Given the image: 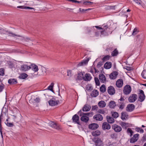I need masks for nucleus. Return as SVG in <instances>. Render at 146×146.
<instances>
[{
  "mask_svg": "<svg viewBox=\"0 0 146 146\" xmlns=\"http://www.w3.org/2000/svg\"><path fill=\"white\" fill-rule=\"evenodd\" d=\"M30 63L24 64L21 65L20 68V70L23 72H25L30 70L31 69Z\"/></svg>",
  "mask_w": 146,
  "mask_h": 146,
  "instance_id": "obj_1",
  "label": "nucleus"
},
{
  "mask_svg": "<svg viewBox=\"0 0 146 146\" xmlns=\"http://www.w3.org/2000/svg\"><path fill=\"white\" fill-rule=\"evenodd\" d=\"M49 105L51 106L57 105L59 103V101L54 98H53L48 101Z\"/></svg>",
  "mask_w": 146,
  "mask_h": 146,
  "instance_id": "obj_2",
  "label": "nucleus"
},
{
  "mask_svg": "<svg viewBox=\"0 0 146 146\" xmlns=\"http://www.w3.org/2000/svg\"><path fill=\"white\" fill-rule=\"evenodd\" d=\"M49 124L50 127L57 130H59L61 129L60 125L54 122L50 121L49 123Z\"/></svg>",
  "mask_w": 146,
  "mask_h": 146,
  "instance_id": "obj_3",
  "label": "nucleus"
},
{
  "mask_svg": "<svg viewBox=\"0 0 146 146\" xmlns=\"http://www.w3.org/2000/svg\"><path fill=\"white\" fill-rule=\"evenodd\" d=\"M94 141L95 143L96 146H103L102 141L99 138H95L94 139Z\"/></svg>",
  "mask_w": 146,
  "mask_h": 146,
  "instance_id": "obj_4",
  "label": "nucleus"
},
{
  "mask_svg": "<svg viewBox=\"0 0 146 146\" xmlns=\"http://www.w3.org/2000/svg\"><path fill=\"white\" fill-rule=\"evenodd\" d=\"M131 90V86L129 85H127L124 87L123 92L125 94L127 95L130 93Z\"/></svg>",
  "mask_w": 146,
  "mask_h": 146,
  "instance_id": "obj_5",
  "label": "nucleus"
},
{
  "mask_svg": "<svg viewBox=\"0 0 146 146\" xmlns=\"http://www.w3.org/2000/svg\"><path fill=\"white\" fill-rule=\"evenodd\" d=\"M137 95L136 94H133L131 95L128 98V101L130 103L135 102L137 100Z\"/></svg>",
  "mask_w": 146,
  "mask_h": 146,
  "instance_id": "obj_6",
  "label": "nucleus"
},
{
  "mask_svg": "<svg viewBox=\"0 0 146 146\" xmlns=\"http://www.w3.org/2000/svg\"><path fill=\"white\" fill-rule=\"evenodd\" d=\"M139 92L140 93L139 95V99L138 100L141 102L144 100L145 96L144 93V92L143 90H140Z\"/></svg>",
  "mask_w": 146,
  "mask_h": 146,
  "instance_id": "obj_7",
  "label": "nucleus"
},
{
  "mask_svg": "<svg viewBox=\"0 0 146 146\" xmlns=\"http://www.w3.org/2000/svg\"><path fill=\"white\" fill-rule=\"evenodd\" d=\"M135 108V106L132 104H128L126 108V110L129 112H131Z\"/></svg>",
  "mask_w": 146,
  "mask_h": 146,
  "instance_id": "obj_8",
  "label": "nucleus"
},
{
  "mask_svg": "<svg viewBox=\"0 0 146 146\" xmlns=\"http://www.w3.org/2000/svg\"><path fill=\"white\" fill-rule=\"evenodd\" d=\"M90 59V58H88L86 60H82L81 62H79L77 66L80 67L87 64Z\"/></svg>",
  "mask_w": 146,
  "mask_h": 146,
  "instance_id": "obj_9",
  "label": "nucleus"
},
{
  "mask_svg": "<svg viewBox=\"0 0 146 146\" xmlns=\"http://www.w3.org/2000/svg\"><path fill=\"white\" fill-rule=\"evenodd\" d=\"M108 93L110 95H113L115 93V90L114 88L112 86H110L108 87Z\"/></svg>",
  "mask_w": 146,
  "mask_h": 146,
  "instance_id": "obj_10",
  "label": "nucleus"
},
{
  "mask_svg": "<svg viewBox=\"0 0 146 146\" xmlns=\"http://www.w3.org/2000/svg\"><path fill=\"white\" fill-rule=\"evenodd\" d=\"M31 69L35 72H37L38 70V68L37 65L33 63H30Z\"/></svg>",
  "mask_w": 146,
  "mask_h": 146,
  "instance_id": "obj_11",
  "label": "nucleus"
},
{
  "mask_svg": "<svg viewBox=\"0 0 146 146\" xmlns=\"http://www.w3.org/2000/svg\"><path fill=\"white\" fill-rule=\"evenodd\" d=\"M102 128L104 130L106 129H109L111 128V126L107 122H104L102 125Z\"/></svg>",
  "mask_w": 146,
  "mask_h": 146,
  "instance_id": "obj_12",
  "label": "nucleus"
},
{
  "mask_svg": "<svg viewBox=\"0 0 146 146\" xmlns=\"http://www.w3.org/2000/svg\"><path fill=\"white\" fill-rule=\"evenodd\" d=\"M99 78L100 81L102 83H104L106 81V77L103 74H100L99 76Z\"/></svg>",
  "mask_w": 146,
  "mask_h": 146,
  "instance_id": "obj_13",
  "label": "nucleus"
},
{
  "mask_svg": "<svg viewBox=\"0 0 146 146\" xmlns=\"http://www.w3.org/2000/svg\"><path fill=\"white\" fill-rule=\"evenodd\" d=\"M139 135L138 134H136L133 135V137L131 138L130 140V142L132 143L136 142L138 139Z\"/></svg>",
  "mask_w": 146,
  "mask_h": 146,
  "instance_id": "obj_14",
  "label": "nucleus"
},
{
  "mask_svg": "<svg viewBox=\"0 0 146 146\" xmlns=\"http://www.w3.org/2000/svg\"><path fill=\"white\" fill-rule=\"evenodd\" d=\"M112 128L115 131L117 132H119L122 129L121 127V126L116 124L113 125Z\"/></svg>",
  "mask_w": 146,
  "mask_h": 146,
  "instance_id": "obj_15",
  "label": "nucleus"
},
{
  "mask_svg": "<svg viewBox=\"0 0 146 146\" xmlns=\"http://www.w3.org/2000/svg\"><path fill=\"white\" fill-rule=\"evenodd\" d=\"M72 120L73 122L75 123L79 124V117L77 114H75L72 117Z\"/></svg>",
  "mask_w": 146,
  "mask_h": 146,
  "instance_id": "obj_16",
  "label": "nucleus"
},
{
  "mask_svg": "<svg viewBox=\"0 0 146 146\" xmlns=\"http://www.w3.org/2000/svg\"><path fill=\"white\" fill-rule=\"evenodd\" d=\"M118 74V73L117 72L114 71L110 75V78L111 79H115L117 78Z\"/></svg>",
  "mask_w": 146,
  "mask_h": 146,
  "instance_id": "obj_17",
  "label": "nucleus"
},
{
  "mask_svg": "<svg viewBox=\"0 0 146 146\" xmlns=\"http://www.w3.org/2000/svg\"><path fill=\"white\" fill-rule=\"evenodd\" d=\"M93 119L96 120L101 121L103 119V117L100 114H96L94 116Z\"/></svg>",
  "mask_w": 146,
  "mask_h": 146,
  "instance_id": "obj_18",
  "label": "nucleus"
},
{
  "mask_svg": "<svg viewBox=\"0 0 146 146\" xmlns=\"http://www.w3.org/2000/svg\"><path fill=\"white\" fill-rule=\"evenodd\" d=\"M123 84V82L122 79L118 80L116 82V85L118 88L121 87Z\"/></svg>",
  "mask_w": 146,
  "mask_h": 146,
  "instance_id": "obj_19",
  "label": "nucleus"
},
{
  "mask_svg": "<svg viewBox=\"0 0 146 146\" xmlns=\"http://www.w3.org/2000/svg\"><path fill=\"white\" fill-rule=\"evenodd\" d=\"M99 127L98 125L96 123H93L89 125V128L92 129H96Z\"/></svg>",
  "mask_w": 146,
  "mask_h": 146,
  "instance_id": "obj_20",
  "label": "nucleus"
},
{
  "mask_svg": "<svg viewBox=\"0 0 146 146\" xmlns=\"http://www.w3.org/2000/svg\"><path fill=\"white\" fill-rule=\"evenodd\" d=\"M84 80L86 81H90L92 78V77L89 74H86L83 78Z\"/></svg>",
  "mask_w": 146,
  "mask_h": 146,
  "instance_id": "obj_21",
  "label": "nucleus"
},
{
  "mask_svg": "<svg viewBox=\"0 0 146 146\" xmlns=\"http://www.w3.org/2000/svg\"><path fill=\"white\" fill-rule=\"evenodd\" d=\"M91 108L90 106L88 104H86L84 105L82 108L83 111H89Z\"/></svg>",
  "mask_w": 146,
  "mask_h": 146,
  "instance_id": "obj_22",
  "label": "nucleus"
},
{
  "mask_svg": "<svg viewBox=\"0 0 146 146\" xmlns=\"http://www.w3.org/2000/svg\"><path fill=\"white\" fill-rule=\"evenodd\" d=\"M80 120L83 122L87 123L89 120V118L88 117L82 115V116L80 118Z\"/></svg>",
  "mask_w": 146,
  "mask_h": 146,
  "instance_id": "obj_23",
  "label": "nucleus"
},
{
  "mask_svg": "<svg viewBox=\"0 0 146 146\" xmlns=\"http://www.w3.org/2000/svg\"><path fill=\"white\" fill-rule=\"evenodd\" d=\"M111 63L109 62H106L104 64V67L106 69H109L111 67Z\"/></svg>",
  "mask_w": 146,
  "mask_h": 146,
  "instance_id": "obj_24",
  "label": "nucleus"
},
{
  "mask_svg": "<svg viewBox=\"0 0 146 146\" xmlns=\"http://www.w3.org/2000/svg\"><path fill=\"white\" fill-rule=\"evenodd\" d=\"M106 119L108 122L110 123H112L114 122V119L113 118L110 116H107Z\"/></svg>",
  "mask_w": 146,
  "mask_h": 146,
  "instance_id": "obj_25",
  "label": "nucleus"
},
{
  "mask_svg": "<svg viewBox=\"0 0 146 146\" xmlns=\"http://www.w3.org/2000/svg\"><path fill=\"white\" fill-rule=\"evenodd\" d=\"M128 115L127 113L125 112H123L121 113V118L123 120L127 118Z\"/></svg>",
  "mask_w": 146,
  "mask_h": 146,
  "instance_id": "obj_26",
  "label": "nucleus"
},
{
  "mask_svg": "<svg viewBox=\"0 0 146 146\" xmlns=\"http://www.w3.org/2000/svg\"><path fill=\"white\" fill-rule=\"evenodd\" d=\"M98 106L100 108H104L106 106V102L103 101H101L98 103Z\"/></svg>",
  "mask_w": 146,
  "mask_h": 146,
  "instance_id": "obj_27",
  "label": "nucleus"
},
{
  "mask_svg": "<svg viewBox=\"0 0 146 146\" xmlns=\"http://www.w3.org/2000/svg\"><path fill=\"white\" fill-rule=\"evenodd\" d=\"M101 134V132L98 130H96L92 133V135L94 136H96L99 135Z\"/></svg>",
  "mask_w": 146,
  "mask_h": 146,
  "instance_id": "obj_28",
  "label": "nucleus"
},
{
  "mask_svg": "<svg viewBox=\"0 0 146 146\" xmlns=\"http://www.w3.org/2000/svg\"><path fill=\"white\" fill-rule=\"evenodd\" d=\"M8 82L10 84H16L17 83V81L16 79H10L9 80Z\"/></svg>",
  "mask_w": 146,
  "mask_h": 146,
  "instance_id": "obj_29",
  "label": "nucleus"
},
{
  "mask_svg": "<svg viewBox=\"0 0 146 146\" xmlns=\"http://www.w3.org/2000/svg\"><path fill=\"white\" fill-rule=\"evenodd\" d=\"M115 106V102L113 101H111L109 104V106L111 108H114Z\"/></svg>",
  "mask_w": 146,
  "mask_h": 146,
  "instance_id": "obj_30",
  "label": "nucleus"
},
{
  "mask_svg": "<svg viewBox=\"0 0 146 146\" xmlns=\"http://www.w3.org/2000/svg\"><path fill=\"white\" fill-rule=\"evenodd\" d=\"M98 92L97 90H94L93 91L91 95L93 97H96L98 95Z\"/></svg>",
  "mask_w": 146,
  "mask_h": 146,
  "instance_id": "obj_31",
  "label": "nucleus"
},
{
  "mask_svg": "<svg viewBox=\"0 0 146 146\" xmlns=\"http://www.w3.org/2000/svg\"><path fill=\"white\" fill-rule=\"evenodd\" d=\"M6 32H8L7 34L9 35L10 36H12L13 37H15V36L21 37V36H20L19 35H17L15 34H14L11 32L7 31Z\"/></svg>",
  "mask_w": 146,
  "mask_h": 146,
  "instance_id": "obj_32",
  "label": "nucleus"
},
{
  "mask_svg": "<svg viewBox=\"0 0 146 146\" xmlns=\"http://www.w3.org/2000/svg\"><path fill=\"white\" fill-rule=\"evenodd\" d=\"M118 54V52L116 48L111 52V55L113 56H117Z\"/></svg>",
  "mask_w": 146,
  "mask_h": 146,
  "instance_id": "obj_33",
  "label": "nucleus"
},
{
  "mask_svg": "<svg viewBox=\"0 0 146 146\" xmlns=\"http://www.w3.org/2000/svg\"><path fill=\"white\" fill-rule=\"evenodd\" d=\"M5 123L7 126L9 127H12L13 126V123H8V119H6Z\"/></svg>",
  "mask_w": 146,
  "mask_h": 146,
  "instance_id": "obj_34",
  "label": "nucleus"
},
{
  "mask_svg": "<svg viewBox=\"0 0 146 146\" xmlns=\"http://www.w3.org/2000/svg\"><path fill=\"white\" fill-rule=\"evenodd\" d=\"M100 91L102 92H104L106 90V88L105 85H102L100 88Z\"/></svg>",
  "mask_w": 146,
  "mask_h": 146,
  "instance_id": "obj_35",
  "label": "nucleus"
},
{
  "mask_svg": "<svg viewBox=\"0 0 146 146\" xmlns=\"http://www.w3.org/2000/svg\"><path fill=\"white\" fill-rule=\"evenodd\" d=\"M138 32H139V31L138 30V29H137V28H135L134 29L133 31V32L132 33V35H134V36L135 35L137 34L138 33Z\"/></svg>",
  "mask_w": 146,
  "mask_h": 146,
  "instance_id": "obj_36",
  "label": "nucleus"
},
{
  "mask_svg": "<svg viewBox=\"0 0 146 146\" xmlns=\"http://www.w3.org/2000/svg\"><path fill=\"white\" fill-rule=\"evenodd\" d=\"M54 84L53 83H52L48 87V89L52 91H53V89Z\"/></svg>",
  "mask_w": 146,
  "mask_h": 146,
  "instance_id": "obj_37",
  "label": "nucleus"
},
{
  "mask_svg": "<svg viewBox=\"0 0 146 146\" xmlns=\"http://www.w3.org/2000/svg\"><path fill=\"white\" fill-rule=\"evenodd\" d=\"M135 130L137 132H140L141 133H143L144 132V130L141 128L139 127L136 128Z\"/></svg>",
  "mask_w": 146,
  "mask_h": 146,
  "instance_id": "obj_38",
  "label": "nucleus"
},
{
  "mask_svg": "<svg viewBox=\"0 0 146 146\" xmlns=\"http://www.w3.org/2000/svg\"><path fill=\"white\" fill-rule=\"evenodd\" d=\"M110 58V56L109 55H108L105 56L102 59V60L104 61H106L109 60Z\"/></svg>",
  "mask_w": 146,
  "mask_h": 146,
  "instance_id": "obj_39",
  "label": "nucleus"
},
{
  "mask_svg": "<svg viewBox=\"0 0 146 146\" xmlns=\"http://www.w3.org/2000/svg\"><path fill=\"white\" fill-rule=\"evenodd\" d=\"M104 29H102V31H101V34L102 35H103L104 34V32L105 31V30L108 28V27L107 25H104L102 28H104Z\"/></svg>",
  "mask_w": 146,
  "mask_h": 146,
  "instance_id": "obj_40",
  "label": "nucleus"
},
{
  "mask_svg": "<svg viewBox=\"0 0 146 146\" xmlns=\"http://www.w3.org/2000/svg\"><path fill=\"white\" fill-rule=\"evenodd\" d=\"M42 71L41 74H44L46 72V70L44 67H42L41 68Z\"/></svg>",
  "mask_w": 146,
  "mask_h": 146,
  "instance_id": "obj_41",
  "label": "nucleus"
},
{
  "mask_svg": "<svg viewBox=\"0 0 146 146\" xmlns=\"http://www.w3.org/2000/svg\"><path fill=\"white\" fill-rule=\"evenodd\" d=\"M141 75L143 78L146 79V70H144L143 71L141 74Z\"/></svg>",
  "mask_w": 146,
  "mask_h": 146,
  "instance_id": "obj_42",
  "label": "nucleus"
},
{
  "mask_svg": "<svg viewBox=\"0 0 146 146\" xmlns=\"http://www.w3.org/2000/svg\"><path fill=\"white\" fill-rule=\"evenodd\" d=\"M112 116L114 118H117L118 117L119 114L117 112H115L112 114Z\"/></svg>",
  "mask_w": 146,
  "mask_h": 146,
  "instance_id": "obj_43",
  "label": "nucleus"
},
{
  "mask_svg": "<svg viewBox=\"0 0 146 146\" xmlns=\"http://www.w3.org/2000/svg\"><path fill=\"white\" fill-rule=\"evenodd\" d=\"M96 84V85L99 86L100 85V82L98 78L95 77L94 78Z\"/></svg>",
  "mask_w": 146,
  "mask_h": 146,
  "instance_id": "obj_44",
  "label": "nucleus"
},
{
  "mask_svg": "<svg viewBox=\"0 0 146 146\" xmlns=\"http://www.w3.org/2000/svg\"><path fill=\"white\" fill-rule=\"evenodd\" d=\"M1 116H0V132L2 136V137H3L2 135V127L1 125Z\"/></svg>",
  "mask_w": 146,
  "mask_h": 146,
  "instance_id": "obj_45",
  "label": "nucleus"
},
{
  "mask_svg": "<svg viewBox=\"0 0 146 146\" xmlns=\"http://www.w3.org/2000/svg\"><path fill=\"white\" fill-rule=\"evenodd\" d=\"M28 76V75L26 73H24L22 74L21 75V77L22 79H24L26 78Z\"/></svg>",
  "mask_w": 146,
  "mask_h": 146,
  "instance_id": "obj_46",
  "label": "nucleus"
},
{
  "mask_svg": "<svg viewBox=\"0 0 146 146\" xmlns=\"http://www.w3.org/2000/svg\"><path fill=\"white\" fill-rule=\"evenodd\" d=\"M127 132L128 133H130L131 134L130 136H131L133 135V133L131 129L129 128H128L127 130Z\"/></svg>",
  "mask_w": 146,
  "mask_h": 146,
  "instance_id": "obj_47",
  "label": "nucleus"
},
{
  "mask_svg": "<svg viewBox=\"0 0 146 146\" xmlns=\"http://www.w3.org/2000/svg\"><path fill=\"white\" fill-rule=\"evenodd\" d=\"M7 31L3 29L0 28V33H1L7 34L8 32H6Z\"/></svg>",
  "mask_w": 146,
  "mask_h": 146,
  "instance_id": "obj_48",
  "label": "nucleus"
},
{
  "mask_svg": "<svg viewBox=\"0 0 146 146\" xmlns=\"http://www.w3.org/2000/svg\"><path fill=\"white\" fill-rule=\"evenodd\" d=\"M93 3V2H90V1H87L84 2V5H91Z\"/></svg>",
  "mask_w": 146,
  "mask_h": 146,
  "instance_id": "obj_49",
  "label": "nucleus"
},
{
  "mask_svg": "<svg viewBox=\"0 0 146 146\" xmlns=\"http://www.w3.org/2000/svg\"><path fill=\"white\" fill-rule=\"evenodd\" d=\"M98 112L102 114H104L105 113L104 111L102 109H99L98 111Z\"/></svg>",
  "mask_w": 146,
  "mask_h": 146,
  "instance_id": "obj_50",
  "label": "nucleus"
},
{
  "mask_svg": "<svg viewBox=\"0 0 146 146\" xmlns=\"http://www.w3.org/2000/svg\"><path fill=\"white\" fill-rule=\"evenodd\" d=\"M67 76H68L69 78L70 77L72 76L71 71L68 70L67 71Z\"/></svg>",
  "mask_w": 146,
  "mask_h": 146,
  "instance_id": "obj_51",
  "label": "nucleus"
},
{
  "mask_svg": "<svg viewBox=\"0 0 146 146\" xmlns=\"http://www.w3.org/2000/svg\"><path fill=\"white\" fill-rule=\"evenodd\" d=\"M4 69L3 68L0 69V75L3 76L4 74Z\"/></svg>",
  "mask_w": 146,
  "mask_h": 146,
  "instance_id": "obj_52",
  "label": "nucleus"
},
{
  "mask_svg": "<svg viewBox=\"0 0 146 146\" xmlns=\"http://www.w3.org/2000/svg\"><path fill=\"white\" fill-rule=\"evenodd\" d=\"M121 125L123 128H126L127 125V124L124 122H122L121 123Z\"/></svg>",
  "mask_w": 146,
  "mask_h": 146,
  "instance_id": "obj_53",
  "label": "nucleus"
},
{
  "mask_svg": "<svg viewBox=\"0 0 146 146\" xmlns=\"http://www.w3.org/2000/svg\"><path fill=\"white\" fill-rule=\"evenodd\" d=\"M23 40L26 41L28 42H29L30 40H31L28 37L23 38Z\"/></svg>",
  "mask_w": 146,
  "mask_h": 146,
  "instance_id": "obj_54",
  "label": "nucleus"
},
{
  "mask_svg": "<svg viewBox=\"0 0 146 146\" xmlns=\"http://www.w3.org/2000/svg\"><path fill=\"white\" fill-rule=\"evenodd\" d=\"M40 99L38 97L36 98L34 100V101L35 102L37 103L39 102L40 101Z\"/></svg>",
  "mask_w": 146,
  "mask_h": 146,
  "instance_id": "obj_55",
  "label": "nucleus"
},
{
  "mask_svg": "<svg viewBox=\"0 0 146 146\" xmlns=\"http://www.w3.org/2000/svg\"><path fill=\"white\" fill-rule=\"evenodd\" d=\"M124 104H122L120 105L119 106V108L121 109H123L124 107Z\"/></svg>",
  "mask_w": 146,
  "mask_h": 146,
  "instance_id": "obj_56",
  "label": "nucleus"
},
{
  "mask_svg": "<svg viewBox=\"0 0 146 146\" xmlns=\"http://www.w3.org/2000/svg\"><path fill=\"white\" fill-rule=\"evenodd\" d=\"M90 114V113H82V115H84L88 117V116H89Z\"/></svg>",
  "mask_w": 146,
  "mask_h": 146,
  "instance_id": "obj_57",
  "label": "nucleus"
},
{
  "mask_svg": "<svg viewBox=\"0 0 146 146\" xmlns=\"http://www.w3.org/2000/svg\"><path fill=\"white\" fill-rule=\"evenodd\" d=\"M98 108L97 106H93L92 108V110H96Z\"/></svg>",
  "mask_w": 146,
  "mask_h": 146,
  "instance_id": "obj_58",
  "label": "nucleus"
},
{
  "mask_svg": "<svg viewBox=\"0 0 146 146\" xmlns=\"http://www.w3.org/2000/svg\"><path fill=\"white\" fill-rule=\"evenodd\" d=\"M8 64L9 65V66L10 67V68H12V67L13 66V64L12 63L10 62H9L8 63Z\"/></svg>",
  "mask_w": 146,
  "mask_h": 146,
  "instance_id": "obj_59",
  "label": "nucleus"
},
{
  "mask_svg": "<svg viewBox=\"0 0 146 146\" xmlns=\"http://www.w3.org/2000/svg\"><path fill=\"white\" fill-rule=\"evenodd\" d=\"M111 137L113 138H115L116 137V135L115 134L113 133L111 135Z\"/></svg>",
  "mask_w": 146,
  "mask_h": 146,
  "instance_id": "obj_60",
  "label": "nucleus"
},
{
  "mask_svg": "<svg viewBox=\"0 0 146 146\" xmlns=\"http://www.w3.org/2000/svg\"><path fill=\"white\" fill-rule=\"evenodd\" d=\"M102 65V62H99L97 64V66L98 67H100V66H101Z\"/></svg>",
  "mask_w": 146,
  "mask_h": 146,
  "instance_id": "obj_61",
  "label": "nucleus"
},
{
  "mask_svg": "<svg viewBox=\"0 0 146 146\" xmlns=\"http://www.w3.org/2000/svg\"><path fill=\"white\" fill-rule=\"evenodd\" d=\"M25 9H33L34 10V11H35V9L32 7H24Z\"/></svg>",
  "mask_w": 146,
  "mask_h": 146,
  "instance_id": "obj_62",
  "label": "nucleus"
},
{
  "mask_svg": "<svg viewBox=\"0 0 146 146\" xmlns=\"http://www.w3.org/2000/svg\"><path fill=\"white\" fill-rule=\"evenodd\" d=\"M94 68H91V69L90 72L91 73H92L94 75Z\"/></svg>",
  "mask_w": 146,
  "mask_h": 146,
  "instance_id": "obj_63",
  "label": "nucleus"
},
{
  "mask_svg": "<svg viewBox=\"0 0 146 146\" xmlns=\"http://www.w3.org/2000/svg\"><path fill=\"white\" fill-rule=\"evenodd\" d=\"M125 69L129 71L131 70V68L129 66H126Z\"/></svg>",
  "mask_w": 146,
  "mask_h": 146,
  "instance_id": "obj_64",
  "label": "nucleus"
}]
</instances>
